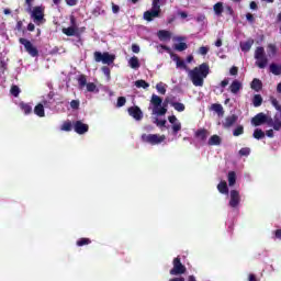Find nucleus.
Returning <instances> with one entry per match:
<instances>
[{"label":"nucleus","mask_w":281,"mask_h":281,"mask_svg":"<svg viewBox=\"0 0 281 281\" xmlns=\"http://www.w3.org/2000/svg\"><path fill=\"white\" fill-rule=\"evenodd\" d=\"M150 104L154 106V113L156 115H166L168 113V104H171L178 113H183L186 111V105L181 102L170 101V98H166L165 101L161 97L153 94L150 99Z\"/></svg>","instance_id":"f257e3e1"},{"label":"nucleus","mask_w":281,"mask_h":281,"mask_svg":"<svg viewBox=\"0 0 281 281\" xmlns=\"http://www.w3.org/2000/svg\"><path fill=\"white\" fill-rule=\"evenodd\" d=\"M207 76H210V64L207 63H203L192 70H189V77L194 87H203Z\"/></svg>","instance_id":"f03ea898"},{"label":"nucleus","mask_w":281,"mask_h":281,"mask_svg":"<svg viewBox=\"0 0 281 281\" xmlns=\"http://www.w3.org/2000/svg\"><path fill=\"white\" fill-rule=\"evenodd\" d=\"M272 106L278 111L274 114L273 119L268 120V126H272L273 131H281V104L278 99L271 97L270 98Z\"/></svg>","instance_id":"7ed1b4c3"},{"label":"nucleus","mask_w":281,"mask_h":281,"mask_svg":"<svg viewBox=\"0 0 281 281\" xmlns=\"http://www.w3.org/2000/svg\"><path fill=\"white\" fill-rule=\"evenodd\" d=\"M255 65L259 69H265L267 65H269V58L267 57V54L265 53V47L258 46L255 50Z\"/></svg>","instance_id":"20e7f679"},{"label":"nucleus","mask_w":281,"mask_h":281,"mask_svg":"<svg viewBox=\"0 0 281 281\" xmlns=\"http://www.w3.org/2000/svg\"><path fill=\"white\" fill-rule=\"evenodd\" d=\"M140 139L142 142H144V144H150L151 146H157L159 144H162V142H166V135L142 134Z\"/></svg>","instance_id":"39448f33"},{"label":"nucleus","mask_w":281,"mask_h":281,"mask_svg":"<svg viewBox=\"0 0 281 281\" xmlns=\"http://www.w3.org/2000/svg\"><path fill=\"white\" fill-rule=\"evenodd\" d=\"M95 63H102L103 65H113L115 63V55L109 54V52H94Z\"/></svg>","instance_id":"423d86ee"},{"label":"nucleus","mask_w":281,"mask_h":281,"mask_svg":"<svg viewBox=\"0 0 281 281\" xmlns=\"http://www.w3.org/2000/svg\"><path fill=\"white\" fill-rule=\"evenodd\" d=\"M173 268L169 271L170 276H183L188 268L181 263V257H176L172 260Z\"/></svg>","instance_id":"0eeeda50"},{"label":"nucleus","mask_w":281,"mask_h":281,"mask_svg":"<svg viewBox=\"0 0 281 281\" xmlns=\"http://www.w3.org/2000/svg\"><path fill=\"white\" fill-rule=\"evenodd\" d=\"M19 43L24 46L25 52L32 56V58H36L38 56V48H36L30 40L20 37Z\"/></svg>","instance_id":"6e6552de"},{"label":"nucleus","mask_w":281,"mask_h":281,"mask_svg":"<svg viewBox=\"0 0 281 281\" xmlns=\"http://www.w3.org/2000/svg\"><path fill=\"white\" fill-rule=\"evenodd\" d=\"M127 113L131 117L136 120V122L144 120V112H142V109L137 105L130 106Z\"/></svg>","instance_id":"1a4fd4ad"},{"label":"nucleus","mask_w":281,"mask_h":281,"mask_svg":"<svg viewBox=\"0 0 281 281\" xmlns=\"http://www.w3.org/2000/svg\"><path fill=\"white\" fill-rule=\"evenodd\" d=\"M252 126H262V124H269V117L267 114L260 112L251 119Z\"/></svg>","instance_id":"9d476101"},{"label":"nucleus","mask_w":281,"mask_h":281,"mask_svg":"<svg viewBox=\"0 0 281 281\" xmlns=\"http://www.w3.org/2000/svg\"><path fill=\"white\" fill-rule=\"evenodd\" d=\"M72 126L77 135H85V133H89V124H85L82 121H76Z\"/></svg>","instance_id":"9b49d317"},{"label":"nucleus","mask_w":281,"mask_h":281,"mask_svg":"<svg viewBox=\"0 0 281 281\" xmlns=\"http://www.w3.org/2000/svg\"><path fill=\"white\" fill-rule=\"evenodd\" d=\"M228 205L233 209H236L238 205H240V192L238 190L231 191V200Z\"/></svg>","instance_id":"f8f14e48"},{"label":"nucleus","mask_w":281,"mask_h":281,"mask_svg":"<svg viewBox=\"0 0 281 281\" xmlns=\"http://www.w3.org/2000/svg\"><path fill=\"white\" fill-rule=\"evenodd\" d=\"M168 122L172 124V135H178L179 131H181V122H179L176 115L168 116Z\"/></svg>","instance_id":"ddd939ff"},{"label":"nucleus","mask_w":281,"mask_h":281,"mask_svg":"<svg viewBox=\"0 0 281 281\" xmlns=\"http://www.w3.org/2000/svg\"><path fill=\"white\" fill-rule=\"evenodd\" d=\"M160 15L161 13L159 11L151 9L144 12L143 19L148 23H150V21H154L155 19H159Z\"/></svg>","instance_id":"4468645a"},{"label":"nucleus","mask_w":281,"mask_h":281,"mask_svg":"<svg viewBox=\"0 0 281 281\" xmlns=\"http://www.w3.org/2000/svg\"><path fill=\"white\" fill-rule=\"evenodd\" d=\"M32 16H33L34 21H42L43 19H45L43 9L41 7H35L33 9Z\"/></svg>","instance_id":"2eb2a0df"},{"label":"nucleus","mask_w":281,"mask_h":281,"mask_svg":"<svg viewBox=\"0 0 281 281\" xmlns=\"http://www.w3.org/2000/svg\"><path fill=\"white\" fill-rule=\"evenodd\" d=\"M210 135V132L206 128H200L195 132V137L201 142H205Z\"/></svg>","instance_id":"dca6fc26"},{"label":"nucleus","mask_w":281,"mask_h":281,"mask_svg":"<svg viewBox=\"0 0 281 281\" xmlns=\"http://www.w3.org/2000/svg\"><path fill=\"white\" fill-rule=\"evenodd\" d=\"M238 121V116H236L235 114L227 116L225 119V122L223 123L224 128H231V126H234V124H236V122Z\"/></svg>","instance_id":"f3484780"},{"label":"nucleus","mask_w":281,"mask_h":281,"mask_svg":"<svg viewBox=\"0 0 281 281\" xmlns=\"http://www.w3.org/2000/svg\"><path fill=\"white\" fill-rule=\"evenodd\" d=\"M157 36L159 41H170V38H172V33H170V31L160 30L158 31Z\"/></svg>","instance_id":"a211bd4d"},{"label":"nucleus","mask_w":281,"mask_h":281,"mask_svg":"<svg viewBox=\"0 0 281 281\" xmlns=\"http://www.w3.org/2000/svg\"><path fill=\"white\" fill-rule=\"evenodd\" d=\"M240 89H243V83L238 80H234L229 86V91L231 93H234V95H236Z\"/></svg>","instance_id":"6ab92c4d"},{"label":"nucleus","mask_w":281,"mask_h":281,"mask_svg":"<svg viewBox=\"0 0 281 281\" xmlns=\"http://www.w3.org/2000/svg\"><path fill=\"white\" fill-rule=\"evenodd\" d=\"M222 142H223V139L221 138V136L215 134L210 137L207 145L209 146H221Z\"/></svg>","instance_id":"aec40b11"},{"label":"nucleus","mask_w":281,"mask_h":281,"mask_svg":"<svg viewBox=\"0 0 281 281\" xmlns=\"http://www.w3.org/2000/svg\"><path fill=\"white\" fill-rule=\"evenodd\" d=\"M252 46H254V40L251 38L240 43V49L241 52H245V53L249 52Z\"/></svg>","instance_id":"412c9836"},{"label":"nucleus","mask_w":281,"mask_h":281,"mask_svg":"<svg viewBox=\"0 0 281 281\" xmlns=\"http://www.w3.org/2000/svg\"><path fill=\"white\" fill-rule=\"evenodd\" d=\"M250 87L254 91H261L262 90V81L258 78H255L251 83Z\"/></svg>","instance_id":"4be33fe9"},{"label":"nucleus","mask_w":281,"mask_h":281,"mask_svg":"<svg viewBox=\"0 0 281 281\" xmlns=\"http://www.w3.org/2000/svg\"><path fill=\"white\" fill-rule=\"evenodd\" d=\"M217 190L221 194H229V188L227 187V182L226 181H221L217 184Z\"/></svg>","instance_id":"5701e85b"},{"label":"nucleus","mask_w":281,"mask_h":281,"mask_svg":"<svg viewBox=\"0 0 281 281\" xmlns=\"http://www.w3.org/2000/svg\"><path fill=\"white\" fill-rule=\"evenodd\" d=\"M173 61L176 63L178 68L188 70V66L186 65V61H183V59H181L179 55H173Z\"/></svg>","instance_id":"b1692460"},{"label":"nucleus","mask_w":281,"mask_h":281,"mask_svg":"<svg viewBox=\"0 0 281 281\" xmlns=\"http://www.w3.org/2000/svg\"><path fill=\"white\" fill-rule=\"evenodd\" d=\"M34 113L37 115V117H45V106L42 103H38L34 108Z\"/></svg>","instance_id":"393cba45"},{"label":"nucleus","mask_w":281,"mask_h":281,"mask_svg":"<svg viewBox=\"0 0 281 281\" xmlns=\"http://www.w3.org/2000/svg\"><path fill=\"white\" fill-rule=\"evenodd\" d=\"M270 74H273V76H281V65L278 64H270Z\"/></svg>","instance_id":"a878e982"},{"label":"nucleus","mask_w":281,"mask_h":281,"mask_svg":"<svg viewBox=\"0 0 281 281\" xmlns=\"http://www.w3.org/2000/svg\"><path fill=\"white\" fill-rule=\"evenodd\" d=\"M128 65H130L131 69H139V67H140L139 58H137V56L131 57L128 60Z\"/></svg>","instance_id":"bb28decb"},{"label":"nucleus","mask_w":281,"mask_h":281,"mask_svg":"<svg viewBox=\"0 0 281 281\" xmlns=\"http://www.w3.org/2000/svg\"><path fill=\"white\" fill-rule=\"evenodd\" d=\"M77 33L78 29H75L74 26L63 29V34H65L66 36H76Z\"/></svg>","instance_id":"cd10ccee"},{"label":"nucleus","mask_w":281,"mask_h":281,"mask_svg":"<svg viewBox=\"0 0 281 281\" xmlns=\"http://www.w3.org/2000/svg\"><path fill=\"white\" fill-rule=\"evenodd\" d=\"M20 109L25 115H30V113H32V106L30 103L20 102Z\"/></svg>","instance_id":"c85d7f7f"},{"label":"nucleus","mask_w":281,"mask_h":281,"mask_svg":"<svg viewBox=\"0 0 281 281\" xmlns=\"http://www.w3.org/2000/svg\"><path fill=\"white\" fill-rule=\"evenodd\" d=\"M213 111H215V113H217V115L220 117H223V115H225V111L223 110V105L218 104V103H214L212 105Z\"/></svg>","instance_id":"c756f323"},{"label":"nucleus","mask_w":281,"mask_h":281,"mask_svg":"<svg viewBox=\"0 0 281 281\" xmlns=\"http://www.w3.org/2000/svg\"><path fill=\"white\" fill-rule=\"evenodd\" d=\"M135 87H137V89H148V87H150V83L146 82V80L144 79H139L135 81Z\"/></svg>","instance_id":"7c9ffc66"},{"label":"nucleus","mask_w":281,"mask_h":281,"mask_svg":"<svg viewBox=\"0 0 281 281\" xmlns=\"http://www.w3.org/2000/svg\"><path fill=\"white\" fill-rule=\"evenodd\" d=\"M252 137L255 139H265V132L261 128H256L254 131Z\"/></svg>","instance_id":"2f4dec72"},{"label":"nucleus","mask_w":281,"mask_h":281,"mask_svg":"<svg viewBox=\"0 0 281 281\" xmlns=\"http://www.w3.org/2000/svg\"><path fill=\"white\" fill-rule=\"evenodd\" d=\"M252 104L254 106L258 108V106H262V95L260 94H255L252 98Z\"/></svg>","instance_id":"473e14b6"},{"label":"nucleus","mask_w":281,"mask_h":281,"mask_svg":"<svg viewBox=\"0 0 281 281\" xmlns=\"http://www.w3.org/2000/svg\"><path fill=\"white\" fill-rule=\"evenodd\" d=\"M76 245L77 247H85V245H91V239L87 237H82L77 240Z\"/></svg>","instance_id":"72a5a7b5"},{"label":"nucleus","mask_w":281,"mask_h":281,"mask_svg":"<svg viewBox=\"0 0 281 281\" xmlns=\"http://www.w3.org/2000/svg\"><path fill=\"white\" fill-rule=\"evenodd\" d=\"M213 10L217 16H221L223 14V2L215 3Z\"/></svg>","instance_id":"f704fd0d"},{"label":"nucleus","mask_w":281,"mask_h":281,"mask_svg":"<svg viewBox=\"0 0 281 281\" xmlns=\"http://www.w3.org/2000/svg\"><path fill=\"white\" fill-rule=\"evenodd\" d=\"M228 186H236V172L229 171L228 172Z\"/></svg>","instance_id":"c9c22d12"},{"label":"nucleus","mask_w":281,"mask_h":281,"mask_svg":"<svg viewBox=\"0 0 281 281\" xmlns=\"http://www.w3.org/2000/svg\"><path fill=\"white\" fill-rule=\"evenodd\" d=\"M276 54H278V46H276V44H269L268 55L271 57V56H276Z\"/></svg>","instance_id":"e433bc0d"},{"label":"nucleus","mask_w":281,"mask_h":281,"mask_svg":"<svg viewBox=\"0 0 281 281\" xmlns=\"http://www.w3.org/2000/svg\"><path fill=\"white\" fill-rule=\"evenodd\" d=\"M151 10H156L161 13V0H153Z\"/></svg>","instance_id":"4c0bfd02"},{"label":"nucleus","mask_w":281,"mask_h":281,"mask_svg":"<svg viewBox=\"0 0 281 281\" xmlns=\"http://www.w3.org/2000/svg\"><path fill=\"white\" fill-rule=\"evenodd\" d=\"M245 133V127L243 125H238L234 131L233 135L234 137H239V135H243Z\"/></svg>","instance_id":"58836bf2"},{"label":"nucleus","mask_w":281,"mask_h":281,"mask_svg":"<svg viewBox=\"0 0 281 281\" xmlns=\"http://www.w3.org/2000/svg\"><path fill=\"white\" fill-rule=\"evenodd\" d=\"M175 49L176 52H186V49H188V44H186V42H180L179 44H176Z\"/></svg>","instance_id":"ea45409f"},{"label":"nucleus","mask_w":281,"mask_h":281,"mask_svg":"<svg viewBox=\"0 0 281 281\" xmlns=\"http://www.w3.org/2000/svg\"><path fill=\"white\" fill-rule=\"evenodd\" d=\"M156 89L160 95H166V85L164 82L157 83Z\"/></svg>","instance_id":"a19ab883"},{"label":"nucleus","mask_w":281,"mask_h":281,"mask_svg":"<svg viewBox=\"0 0 281 281\" xmlns=\"http://www.w3.org/2000/svg\"><path fill=\"white\" fill-rule=\"evenodd\" d=\"M71 128H74V124H71V121H66L61 125V131H66L67 133H69V131H71Z\"/></svg>","instance_id":"79ce46f5"},{"label":"nucleus","mask_w":281,"mask_h":281,"mask_svg":"<svg viewBox=\"0 0 281 281\" xmlns=\"http://www.w3.org/2000/svg\"><path fill=\"white\" fill-rule=\"evenodd\" d=\"M240 157H249L251 155V149L249 147H243L239 149Z\"/></svg>","instance_id":"37998d69"},{"label":"nucleus","mask_w":281,"mask_h":281,"mask_svg":"<svg viewBox=\"0 0 281 281\" xmlns=\"http://www.w3.org/2000/svg\"><path fill=\"white\" fill-rule=\"evenodd\" d=\"M10 93L14 98H19V93H21V89L19 88V86H12L11 90H10Z\"/></svg>","instance_id":"c03bdc74"},{"label":"nucleus","mask_w":281,"mask_h":281,"mask_svg":"<svg viewBox=\"0 0 281 281\" xmlns=\"http://www.w3.org/2000/svg\"><path fill=\"white\" fill-rule=\"evenodd\" d=\"M78 85H79V87H87V76H85V75H80L79 77H78Z\"/></svg>","instance_id":"a18cd8bd"},{"label":"nucleus","mask_w":281,"mask_h":281,"mask_svg":"<svg viewBox=\"0 0 281 281\" xmlns=\"http://www.w3.org/2000/svg\"><path fill=\"white\" fill-rule=\"evenodd\" d=\"M86 87H87V91H89L90 93H93V91L98 89V86H95V83L93 82L86 83Z\"/></svg>","instance_id":"49530a36"},{"label":"nucleus","mask_w":281,"mask_h":281,"mask_svg":"<svg viewBox=\"0 0 281 281\" xmlns=\"http://www.w3.org/2000/svg\"><path fill=\"white\" fill-rule=\"evenodd\" d=\"M198 52H199V54H200L201 56H207V52H210V47H207V46H201Z\"/></svg>","instance_id":"de8ad7c7"},{"label":"nucleus","mask_w":281,"mask_h":281,"mask_svg":"<svg viewBox=\"0 0 281 281\" xmlns=\"http://www.w3.org/2000/svg\"><path fill=\"white\" fill-rule=\"evenodd\" d=\"M124 104H126V98L125 97H119L116 106L122 108V106H124Z\"/></svg>","instance_id":"09e8293b"},{"label":"nucleus","mask_w":281,"mask_h":281,"mask_svg":"<svg viewBox=\"0 0 281 281\" xmlns=\"http://www.w3.org/2000/svg\"><path fill=\"white\" fill-rule=\"evenodd\" d=\"M102 71L106 78H111V68H109V66H103Z\"/></svg>","instance_id":"8fccbe9b"},{"label":"nucleus","mask_w":281,"mask_h":281,"mask_svg":"<svg viewBox=\"0 0 281 281\" xmlns=\"http://www.w3.org/2000/svg\"><path fill=\"white\" fill-rule=\"evenodd\" d=\"M70 106H71V109H75V110L80 109V101H78V100H72V101L70 102Z\"/></svg>","instance_id":"3c124183"},{"label":"nucleus","mask_w":281,"mask_h":281,"mask_svg":"<svg viewBox=\"0 0 281 281\" xmlns=\"http://www.w3.org/2000/svg\"><path fill=\"white\" fill-rule=\"evenodd\" d=\"M246 19H247L248 23H251V24L256 23V18L251 13H247Z\"/></svg>","instance_id":"603ef678"},{"label":"nucleus","mask_w":281,"mask_h":281,"mask_svg":"<svg viewBox=\"0 0 281 281\" xmlns=\"http://www.w3.org/2000/svg\"><path fill=\"white\" fill-rule=\"evenodd\" d=\"M166 123H167L166 120L156 119V121H155V124H156L157 126H160V127L166 126Z\"/></svg>","instance_id":"864d4df0"},{"label":"nucleus","mask_w":281,"mask_h":281,"mask_svg":"<svg viewBox=\"0 0 281 281\" xmlns=\"http://www.w3.org/2000/svg\"><path fill=\"white\" fill-rule=\"evenodd\" d=\"M229 74H231V76H238V67L233 66V67L229 69Z\"/></svg>","instance_id":"5fc2aeb1"},{"label":"nucleus","mask_w":281,"mask_h":281,"mask_svg":"<svg viewBox=\"0 0 281 281\" xmlns=\"http://www.w3.org/2000/svg\"><path fill=\"white\" fill-rule=\"evenodd\" d=\"M132 52H133L134 54H139V52H140L139 45H137V44H132Z\"/></svg>","instance_id":"6e6d98bb"},{"label":"nucleus","mask_w":281,"mask_h":281,"mask_svg":"<svg viewBox=\"0 0 281 281\" xmlns=\"http://www.w3.org/2000/svg\"><path fill=\"white\" fill-rule=\"evenodd\" d=\"M274 238H277V240H281V228L274 231Z\"/></svg>","instance_id":"4d7b16f0"},{"label":"nucleus","mask_w":281,"mask_h":281,"mask_svg":"<svg viewBox=\"0 0 281 281\" xmlns=\"http://www.w3.org/2000/svg\"><path fill=\"white\" fill-rule=\"evenodd\" d=\"M112 11L114 14H117V12H120V5L112 3Z\"/></svg>","instance_id":"13d9d810"},{"label":"nucleus","mask_w":281,"mask_h":281,"mask_svg":"<svg viewBox=\"0 0 281 281\" xmlns=\"http://www.w3.org/2000/svg\"><path fill=\"white\" fill-rule=\"evenodd\" d=\"M67 5L74 7L78 3V0H66Z\"/></svg>","instance_id":"bf43d9fd"},{"label":"nucleus","mask_w":281,"mask_h":281,"mask_svg":"<svg viewBox=\"0 0 281 281\" xmlns=\"http://www.w3.org/2000/svg\"><path fill=\"white\" fill-rule=\"evenodd\" d=\"M227 85H229V79H224V80L221 81V87L223 89H225V87H227Z\"/></svg>","instance_id":"052dcab7"},{"label":"nucleus","mask_w":281,"mask_h":281,"mask_svg":"<svg viewBox=\"0 0 281 281\" xmlns=\"http://www.w3.org/2000/svg\"><path fill=\"white\" fill-rule=\"evenodd\" d=\"M250 10H258V3L256 1L250 2Z\"/></svg>","instance_id":"680f3d73"},{"label":"nucleus","mask_w":281,"mask_h":281,"mask_svg":"<svg viewBox=\"0 0 281 281\" xmlns=\"http://www.w3.org/2000/svg\"><path fill=\"white\" fill-rule=\"evenodd\" d=\"M27 30L29 32H34V30H36V26L34 25V23H29Z\"/></svg>","instance_id":"e2e57ef3"},{"label":"nucleus","mask_w":281,"mask_h":281,"mask_svg":"<svg viewBox=\"0 0 281 281\" xmlns=\"http://www.w3.org/2000/svg\"><path fill=\"white\" fill-rule=\"evenodd\" d=\"M16 30H18L19 32H21V30H23V22H22V21H18V23H16Z\"/></svg>","instance_id":"0e129e2a"},{"label":"nucleus","mask_w":281,"mask_h":281,"mask_svg":"<svg viewBox=\"0 0 281 281\" xmlns=\"http://www.w3.org/2000/svg\"><path fill=\"white\" fill-rule=\"evenodd\" d=\"M248 281H258V279L256 278V274L250 273V274L248 276Z\"/></svg>","instance_id":"69168bd1"},{"label":"nucleus","mask_w":281,"mask_h":281,"mask_svg":"<svg viewBox=\"0 0 281 281\" xmlns=\"http://www.w3.org/2000/svg\"><path fill=\"white\" fill-rule=\"evenodd\" d=\"M169 281H186V278H183V277H176V278L170 279Z\"/></svg>","instance_id":"338daca9"},{"label":"nucleus","mask_w":281,"mask_h":281,"mask_svg":"<svg viewBox=\"0 0 281 281\" xmlns=\"http://www.w3.org/2000/svg\"><path fill=\"white\" fill-rule=\"evenodd\" d=\"M266 135H267V137H273V136H274L273 130H268V131L266 132Z\"/></svg>","instance_id":"774afa93"}]
</instances>
